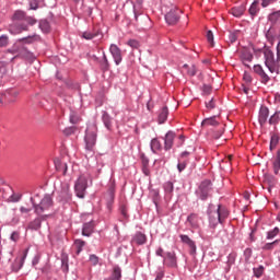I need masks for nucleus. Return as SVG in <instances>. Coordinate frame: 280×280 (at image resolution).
Wrapping results in <instances>:
<instances>
[{
  "label": "nucleus",
  "mask_w": 280,
  "mask_h": 280,
  "mask_svg": "<svg viewBox=\"0 0 280 280\" xmlns=\"http://www.w3.org/2000/svg\"><path fill=\"white\" fill-rule=\"evenodd\" d=\"M11 242H18L21 240V234L19 232H13L10 236Z\"/></svg>",
  "instance_id": "8fccbe9b"
},
{
  "label": "nucleus",
  "mask_w": 280,
  "mask_h": 280,
  "mask_svg": "<svg viewBox=\"0 0 280 280\" xmlns=\"http://www.w3.org/2000/svg\"><path fill=\"white\" fill-rule=\"evenodd\" d=\"M231 14L235 16L236 19H240V16L244 15V12H246V4H241L238 7H234L231 9Z\"/></svg>",
  "instance_id": "f3484780"
},
{
  "label": "nucleus",
  "mask_w": 280,
  "mask_h": 280,
  "mask_svg": "<svg viewBox=\"0 0 280 280\" xmlns=\"http://www.w3.org/2000/svg\"><path fill=\"white\" fill-rule=\"evenodd\" d=\"M275 244H279V240L273 241L272 243H267L262 246V250H272Z\"/></svg>",
  "instance_id": "ea45409f"
},
{
  "label": "nucleus",
  "mask_w": 280,
  "mask_h": 280,
  "mask_svg": "<svg viewBox=\"0 0 280 280\" xmlns=\"http://www.w3.org/2000/svg\"><path fill=\"white\" fill-rule=\"evenodd\" d=\"M280 233L279 228H275L273 230L269 231L267 234V240H275Z\"/></svg>",
  "instance_id": "f704fd0d"
},
{
  "label": "nucleus",
  "mask_w": 280,
  "mask_h": 280,
  "mask_svg": "<svg viewBox=\"0 0 280 280\" xmlns=\"http://www.w3.org/2000/svg\"><path fill=\"white\" fill-rule=\"evenodd\" d=\"M235 264V255L230 254L228 257V266H233Z\"/></svg>",
  "instance_id": "680f3d73"
},
{
  "label": "nucleus",
  "mask_w": 280,
  "mask_h": 280,
  "mask_svg": "<svg viewBox=\"0 0 280 280\" xmlns=\"http://www.w3.org/2000/svg\"><path fill=\"white\" fill-rule=\"evenodd\" d=\"M266 38L270 43V45H275V40H277L279 36L275 34V30L270 28L266 34Z\"/></svg>",
  "instance_id": "412c9836"
},
{
  "label": "nucleus",
  "mask_w": 280,
  "mask_h": 280,
  "mask_svg": "<svg viewBox=\"0 0 280 280\" xmlns=\"http://www.w3.org/2000/svg\"><path fill=\"white\" fill-rule=\"evenodd\" d=\"M206 108L213 110V108H215V101L211 98L208 103H206Z\"/></svg>",
  "instance_id": "6e6d98bb"
},
{
  "label": "nucleus",
  "mask_w": 280,
  "mask_h": 280,
  "mask_svg": "<svg viewBox=\"0 0 280 280\" xmlns=\"http://www.w3.org/2000/svg\"><path fill=\"white\" fill-rule=\"evenodd\" d=\"M187 220L192 229H198V214L192 213L187 218Z\"/></svg>",
  "instance_id": "393cba45"
},
{
  "label": "nucleus",
  "mask_w": 280,
  "mask_h": 280,
  "mask_svg": "<svg viewBox=\"0 0 280 280\" xmlns=\"http://www.w3.org/2000/svg\"><path fill=\"white\" fill-rule=\"evenodd\" d=\"M264 275V266H259L258 268H254V277L259 279Z\"/></svg>",
  "instance_id": "79ce46f5"
},
{
  "label": "nucleus",
  "mask_w": 280,
  "mask_h": 280,
  "mask_svg": "<svg viewBox=\"0 0 280 280\" xmlns=\"http://www.w3.org/2000/svg\"><path fill=\"white\" fill-rule=\"evenodd\" d=\"M25 12L23 11H15V13L13 14V21H25Z\"/></svg>",
  "instance_id": "7c9ffc66"
},
{
  "label": "nucleus",
  "mask_w": 280,
  "mask_h": 280,
  "mask_svg": "<svg viewBox=\"0 0 280 280\" xmlns=\"http://www.w3.org/2000/svg\"><path fill=\"white\" fill-rule=\"evenodd\" d=\"M279 143V140L275 137L271 138L270 141V150H272V148H277V144Z\"/></svg>",
  "instance_id": "338daca9"
},
{
  "label": "nucleus",
  "mask_w": 280,
  "mask_h": 280,
  "mask_svg": "<svg viewBox=\"0 0 280 280\" xmlns=\"http://www.w3.org/2000/svg\"><path fill=\"white\" fill-rule=\"evenodd\" d=\"M240 58L245 67H250V62H253V52L250 50L244 48L241 50Z\"/></svg>",
  "instance_id": "9b49d317"
},
{
  "label": "nucleus",
  "mask_w": 280,
  "mask_h": 280,
  "mask_svg": "<svg viewBox=\"0 0 280 280\" xmlns=\"http://www.w3.org/2000/svg\"><path fill=\"white\" fill-rule=\"evenodd\" d=\"M207 40L210 43L211 47H213V32L208 31L207 32Z\"/></svg>",
  "instance_id": "864d4df0"
},
{
  "label": "nucleus",
  "mask_w": 280,
  "mask_h": 280,
  "mask_svg": "<svg viewBox=\"0 0 280 280\" xmlns=\"http://www.w3.org/2000/svg\"><path fill=\"white\" fill-rule=\"evenodd\" d=\"M4 97L8 100V97H19V91L14 89L7 90L4 93Z\"/></svg>",
  "instance_id": "72a5a7b5"
},
{
  "label": "nucleus",
  "mask_w": 280,
  "mask_h": 280,
  "mask_svg": "<svg viewBox=\"0 0 280 280\" xmlns=\"http://www.w3.org/2000/svg\"><path fill=\"white\" fill-rule=\"evenodd\" d=\"M61 266L63 270L68 271L69 270V256L67 254L61 255Z\"/></svg>",
  "instance_id": "c756f323"
},
{
  "label": "nucleus",
  "mask_w": 280,
  "mask_h": 280,
  "mask_svg": "<svg viewBox=\"0 0 280 280\" xmlns=\"http://www.w3.org/2000/svg\"><path fill=\"white\" fill-rule=\"evenodd\" d=\"M238 34H240L238 31H236V32H234V33H230V35H229V40H230V43H235V42L237 40Z\"/></svg>",
  "instance_id": "de8ad7c7"
},
{
  "label": "nucleus",
  "mask_w": 280,
  "mask_h": 280,
  "mask_svg": "<svg viewBox=\"0 0 280 280\" xmlns=\"http://www.w3.org/2000/svg\"><path fill=\"white\" fill-rule=\"evenodd\" d=\"M86 244V242L82 241V240H77L75 241V246H77V254L80 255V253H82V248H84V245Z\"/></svg>",
  "instance_id": "c9c22d12"
},
{
  "label": "nucleus",
  "mask_w": 280,
  "mask_h": 280,
  "mask_svg": "<svg viewBox=\"0 0 280 280\" xmlns=\"http://www.w3.org/2000/svg\"><path fill=\"white\" fill-rule=\"evenodd\" d=\"M39 27H42L44 32H49V23L47 22H40Z\"/></svg>",
  "instance_id": "e2e57ef3"
},
{
  "label": "nucleus",
  "mask_w": 280,
  "mask_h": 280,
  "mask_svg": "<svg viewBox=\"0 0 280 280\" xmlns=\"http://www.w3.org/2000/svg\"><path fill=\"white\" fill-rule=\"evenodd\" d=\"M8 73V68H5V65L0 63V78H3Z\"/></svg>",
  "instance_id": "13d9d810"
},
{
  "label": "nucleus",
  "mask_w": 280,
  "mask_h": 280,
  "mask_svg": "<svg viewBox=\"0 0 280 280\" xmlns=\"http://www.w3.org/2000/svg\"><path fill=\"white\" fill-rule=\"evenodd\" d=\"M23 31H25V26L24 25L12 24L9 27L10 34H13V35L21 34V32H23Z\"/></svg>",
  "instance_id": "6ab92c4d"
},
{
  "label": "nucleus",
  "mask_w": 280,
  "mask_h": 280,
  "mask_svg": "<svg viewBox=\"0 0 280 280\" xmlns=\"http://www.w3.org/2000/svg\"><path fill=\"white\" fill-rule=\"evenodd\" d=\"M164 264L168 266L170 268H176L177 262H176V254L168 252L166 253V257L164 258Z\"/></svg>",
  "instance_id": "4468645a"
},
{
  "label": "nucleus",
  "mask_w": 280,
  "mask_h": 280,
  "mask_svg": "<svg viewBox=\"0 0 280 280\" xmlns=\"http://www.w3.org/2000/svg\"><path fill=\"white\" fill-rule=\"evenodd\" d=\"M279 122V114H273L270 118H269V124L275 125Z\"/></svg>",
  "instance_id": "09e8293b"
},
{
  "label": "nucleus",
  "mask_w": 280,
  "mask_h": 280,
  "mask_svg": "<svg viewBox=\"0 0 280 280\" xmlns=\"http://www.w3.org/2000/svg\"><path fill=\"white\" fill-rule=\"evenodd\" d=\"M280 170V155H277V158L273 161V172L275 174H279Z\"/></svg>",
  "instance_id": "4c0bfd02"
},
{
  "label": "nucleus",
  "mask_w": 280,
  "mask_h": 280,
  "mask_svg": "<svg viewBox=\"0 0 280 280\" xmlns=\"http://www.w3.org/2000/svg\"><path fill=\"white\" fill-rule=\"evenodd\" d=\"M90 261L93 266H97V264H100V258L96 255H91Z\"/></svg>",
  "instance_id": "603ef678"
},
{
  "label": "nucleus",
  "mask_w": 280,
  "mask_h": 280,
  "mask_svg": "<svg viewBox=\"0 0 280 280\" xmlns=\"http://www.w3.org/2000/svg\"><path fill=\"white\" fill-rule=\"evenodd\" d=\"M220 122L215 119V116L206 118L202 120L201 126H219Z\"/></svg>",
  "instance_id": "5701e85b"
},
{
  "label": "nucleus",
  "mask_w": 280,
  "mask_h": 280,
  "mask_svg": "<svg viewBox=\"0 0 280 280\" xmlns=\"http://www.w3.org/2000/svg\"><path fill=\"white\" fill-rule=\"evenodd\" d=\"M211 191V180H203L199 189L197 190V194L201 200H207L209 198V194Z\"/></svg>",
  "instance_id": "0eeeda50"
},
{
  "label": "nucleus",
  "mask_w": 280,
  "mask_h": 280,
  "mask_svg": "<svg viewBox=\"0 0 280 280\" xmlns=\"http://www.w3.org/2000/svg\"><path fill=\"white\" fill-rule=\"evenodd\" d=\"M55 167L58 172H62L63 176L67 174V163L62 162L60 159H55Z\"/></svg>",
  "instance_id": "a211bd4d"
},
{
  "label": "nucleus",
  "mask_w": 280,
  "mask_h": 280,
  "mask_svg": "<svg viewBox=\"0 0 280 280\" xmlns=\"http://www.w3.org/2000/svg\"><path fill=\"white\" fill-rule=\"evenodd\" d=\"M109 51H110V54L114 58V62L116 65H121V60H122L121 49L119 47H117V45L112 44L110 47H109Z\"/></svg>",
  "instance_id": "9d476101"
},
{
  "label": "nucleus",
  "mask_w": 280,
  "mask_h": 280,
  "mask_svg": "<svg viewBox=\"0 0 280 280\" xmlns=\"http://www.w3.org/2000/svg\"><path fill=\"white\" fill-rule=\"evenodd\" d=\"M31 202L35 209V213L40 218H49L54 209V199L51 195H46L39 203L34 201V198H31Z\"/></svg>",
  "instance_id": "f257e3e1"
},
{
  "label": "nucleus",
  "mask_w": 280,
  "mask_h": 280,
  "mask_svg": "<svg viewBox=\"0 0 280 280\" xmlns=\"http://www.w3.org/2000/svg\"><path fill=\"white\" fill-rule=\"evenodd\" d=\"M108 67H110V65L108 63V58L106 57V55H103L102 69L104 71H108Z\"/></svg>",
  "instance_id": "c03bdc74"
},
{
  "label": "nucleus",
  "mask_w": 280,
  "mask_h": 280,
  "mask_svg": "<svg viewBox=\"0 0 280 280\" xmlns=\"http://www.w3.org/2000/svg\"><path fill=\"white\" fill-rule=\"evenodd\" d=\"M86 187H89V180L85 176H80L74 185V191L78 198H84L86 194Z\"/></svg>",
  "instance_id": "20e7f679"
},
{
  "label": "nucleus",
  "mask_w": 280,
  "mask_h": 280,
  "mask_svg": "<svg viewBox=\"0 0 280 280\" xmlns=\"http://www.w3.org/2000/svg\"><path fill=\"white\" fill-rule=\"evenodd\" d=\"M184 68L187 69V73L190 77L196 75V73L198 72V69H196V66L194 65L191 67H189V65H184Z\"/></svg>",
  "instance_id": "2f4dec72"
},
{
  "label": "nucleus",
  "mask_w": 280,
  "mask_h": 280,
  "mask_svg": "<svg viewBox=\"0 0 280 280\" xmlns=\"http://www.w3.org/2000/svg\"><path fill=\"white\" fill-rule=\"evenodd\" d=\"M270 115V112L268 110V107L261 106L258 115V121L260 126H264L266 121H268V116Z\"/></svg>",
  "instance_id": "2eb2a0df"
},
{
  "label": "nucleus",
  "mask_w": 280,
  "mask_h": 280,
  "mask_svg": "<svg viewBox=\"0 0 280 280\" xmlns=\"http://www.w3.org/2000/svg\"><path fill=\"white\" fill-rule=\"evenodd\" d=\"M277 58H278V60H280V39L277 45Z\"/></svg>",
  "instance_id": "774afa93"
},
{
  "label": "nucleus",
  "mask_w": 280,
  "mask_h": 280,
  "mask_svg": "<svg viewBox=\"0 0 280 280\" xmlns=\"http://www.w3.org/2000/svg\"><path fill=\"white\" fill-rule=\"evenodd\" d=\"M272 3H277V0H262L261 1L262 8H268V5H272Z\"/></svg>",
  "instance_id": "5fc2aeb1"
},
{
  "label": "nucleus",
  "mask_w": 280,
  "mask_h": 280,
  "mask_svg": "<svg viewBox=\"0 0 280 280\" xmlns=\"http://www.w3.org/2000/svg\"><path fill=\"white\" fill-rule=\"evenodd\" d=\"M5 45H8V36L2 35L0 37V47H5Z\"/></svg>",
  "instance_id": "052dcab7"
},
{
  "label": "nucleus",
  "mask_w": 280,
  "mask_h": 280,
  "mask_svg": "<svg viewBox=\"0 0 280 280\" xmlns=\"http://www.w3.org/2000/svg\"><path fill=\"white\" fill-rule=\"evenodd\" d=\"M167 115H170L167 107H163L161 113L159 114V118H158L159 124H165V121H167Z\"/></svg>",
  "instance_id": "aec40b11"
},
{
  "label": "nucleus",
  "mask_w": 280,
  "mask_h": 280,
  "mask_svg": "<svg viewBox=\"0 0 280 280\" xmlns=\"http://www.w3.org/2000/svg\"><path fill=\"white\" fill-rule=\"evenodd\" d=\"M268 21H270V23H273V24L279 23V21H280V10L275 11L271 14H269Z\"/></svg>",
  "instance_id": "bb28decb"
},
{
  "label": "nucleus",
  "mask_w": 280,
  "mask_h": 280,
  "mask_svg": "<svg viewBox=\"0 0 280 280\" xmlns=\"http://www.w3.org/2000/svg\"><path fill=\"white\" fill-rule=\"evenodd\" d=\"M31 212H32V208H26L24 206L20 207L21 215H25V214L31 213Z\"/></svg>",
  "instance_id": "3c124183"
},
{
  "label": "nucleus",
  "mask_w": 280,
  "mask_h": 280,
  "mask_svg": "<svg viewBox=\"0 0 280 280\" xmlns=\"http://www.w3.org/2000/svg\"><path fill=\"white\" fill-rule=\"evenodd\" d=\"M127 45H129V47H132V49H139V42L137 39L128 40Z\"/></svg>",
  "instance_id": "49530a36"
},
{
  "label": "nucleus",
  "mask_w": 280,
  "mask_h": 280,
  "mask_svg": "<svg viewBox=\"0 0 280 280\" xmlns=\"http://www.w3.org/2000/svg\"><path fill=\"white\" fill-rule=\"evenodd\" d=\"M26 258H27V249H24L23 255L20 258V268L23 266Z\"/></svg>",
  "instance_id": "bf43d9fd"
},
{
  "label": "nucleus",
  "mask_w": 280,
  "mask_h": 280,
  "mask_svg": "<svg viewBox=\"0 0 280 280\" xmlns=\"http://www.w3.org/2000/svg\"><path fill=\"white\" fill-rule=\"evenodd\" d=\"M162 149H163V145L161 144V141H159V139L154 138L151 140L152 152H159Z\"/></svg>",
  "instance_id": "4be33fe9"
},
{
  "label": "nucleus",
  "mask_w": 280,
  "mask_h": 280,
  "mask_svg": "<svg viewBox=\"0 0 280 280\" xmlns=\"http://www.w3.org/2000/svg\"><path fill=\"white\" fill-rule=\"evenodd\" d=\"M254 71L259 75L262 84H268V82H270V77L266 73V70H264L261 65L254 66Z\"/></svg>",
  "instance_id": "1a4fd4ad"
},
{
  "label": "nucleus",
  "mask_w": 280,
  "mask_h": 280,
  "mask_svg": "<svg viewBox=\"0 0 280 280\" xmlns=\"http://www.w3.org/2000/svg\"><path fill=\"white\" fill-rule=\"evenodd\" d=\"M147 242L148 237L141 232H137L131 238V244H137L138 246H143Z\"/></svg>",
  "instance_id": "ddd939ff"
},
{
  "label": "nucleus",
  "mask_w": 280,
  "mask_h": 280,
  "mask_svg": "<svg viewBox=\"0 0 280 280\" xmlns=\"http://www.w3.org/2000/svg\"><path fill=\"white\" fill-rule=\"evenodd\" d=\"M82 36L85 38V40H93V38H95L97 34L91 33V32H84Z\"/></svg>",
  "instance_id": "37998d69"
},
{
  "label": "nucleus",
  "mask_w": 280,
  "mask_h": 280,
  "mask_svg": "<svg viewBox=\"0 0 280 280\" xmlns=\"http://www.w3.org/2000/svg\"><path fill=\"white\" fill-rule=\"evenodd\" d=\"M25 21H26V23H28V25H36V19H34L32 16H26Z\"/></svg>",
  "instance_id": "0e129e2a"
},
{
  "label": "nucleus",
  "mask_w": 280,
  "mask_h": 280,
  "mask_svg": "<svg viewBox=\"0 0 280 280\" xmlns=\"http://www.w3.org/2000/svg\"><path fill=\"white\" fill-rule=\"evenodd\" d=\"M179 237L183 244H186V246H188V248L190 249L189 250L190 255L195 256L197 250L196 242H194L191 238H189V236L185 234L179 235Z\"/></svg>",
  "instance_id": "6e6552de"
},
{
  "label": "nucleus",
  "mask_w": 280,
  "mask_h": 280,
  "mask_svg": "<svg viewBox=\"0 0 280 280\" xmlns=\"http://www.w3.org/2000/svg\"><path fill=\"white\" fill-rule=\"evenodd\" d=\"M110 280H121V268L119 266L114 267Z\"/></svg>",
  "instance_id": "b1692460"
},
{
  "label": "nucleus",
  "mask_w": 280,
  "mask_h": 280,
  "mask_svg": "<svg viewBox=\"0 0 280 280\" xmlns=\"http://www.w3.org/2000/svg\"><path fill=\"white\" fill-rule=\"evenodd\" d=\"M164 191L166 194H172V191H174V184L172 182H166L164 184Z\"/></svg>",
  "instance_id": "58836bf2"
},
{
  "label": "nucleus",
  "mask_w": 280,
  "mask_h": 280,
  "mask_svg": "<svg viewBox=\"0 0 280 280\" xmlns=\"http://www.w3.org/2000/svg\"><path fill=\"white\" fill-rule=\"evenodd\" d=\"M174 139H176V133H174L173 131H168L165 135L164 138V150H172L173 145H174Z\"/></svg>",
  "instance_id": "f8f14e48"
},
{
  "label": "nucleus",
  "mask_w": 280,
  "mask_h": 280,
  "mask_svg": "<svg viewBox=\"0 0 280 280\" xmlns=\"http://www.w3.org/2000/svg\"><path fill=\"white\" fill-rule=\"evenodd\" d=\"M93 229H95V223H93V221L84 223L82 229V235H84L85 237H91V235L93 234Z\"/></svg>",
  "instance_id": "dca6fc26"
},
{
  "label": "nucleus",
  "mask_w": 280,
  "mask_h": 280,
  "mask_svg": "<svg viewBox=\"0 0 280 280\" xmlns=\"http://www.w3.org/2000/svg\"><path fill=\"white\" fill-rule=\"evenodd\" d=\"M226 218H229V209L222 205H219L217 210L209 212L210 226L215 229L218 224H223Z\"/></svg>",
  "instance_id": "f03ea898"
},
{
  "label": "nucleus",
  "mask_w": 280,
  "mask_h": 280,
  "mask_svg": "<svg viewBox=\"0 0 280 280\" xmlns=\"http://www.w3.org/2000/svg\"><path fill=\"white\" fill-rule=\"evenodd\" d=\"M259 1H254L249 8L250 16H256L257 12H259Z\"/></svg>",
  "instance_id": "cd10ccee"
},
{
  "label": "nucleus",
  "mask_w": 280,
  "mask_h": 280,
  "mask_svg": "<svg viewBox=\"0 0 280 280\" xmlns=\"http://www.w3.org/2000/svg\"><path fill=\"white\" fill-rule=\"evenodd\" d=\"M211 91H212L211 85H207V84L203 85L202 92L205 93V95H211Z\"/></svg>",
  "instance_id": "4d7b16f0"
},
{
  "label": "nucleus",
  "mask_w": 280,
  "mask_h": 280,
  "mask_svg": "<svg viewBox=\"0 0 280 280\" xmlns=\"http://www.w3.org/2000/svg\"><path fill=\"white\" fill-rule=\"evenodd\" d=\"M80 121V116L75 112H71L70 114V122L71 124H78Z\"/></svg>",
  "instance_id": "a19ab883"
},
{
  "label": "nucleus",
  "mask_w": 280,
  "mask_h": 280,
  "mask_svg": "<svg viewBox=\"0 0 280 280\" xmlns=\"http://www.w3.org/2000/svg\"><path fill=\"white\" fill-rule=\"evenodd\" d=\"M97 141V131L88 129L85 135V148L86 150H93L95 148V143Z\"/></svg>",
  "instance_id": "423d86ee"
},
{
  "label": "nucleus",
  "mask_w": 280,
  "mask_h": 280,
  "mask_svg": "<svg viewBox=\"0 0 280 280\" xmlns=\"http://www.w3.org/2000/svg\"><path fill=\"white\" fill-rule=\"evenodd\" d=\"M180 14H183V11L178 8H173L171 9L166 14H165V21L168 25H176L178 21H180Z\"/></svg>",
  "instance_id": "39448f33"
},
{
  "label": "nucleus",
  "mask_w": 280,
  "mask_h": 280,
  "mask_svg": "<svg viewBox=\"0 0 280 280\" xmlns=\"http://www.w3.org/2000/svg\"><path fill=\"white\" fill-rule=\"evenodd\" d=\"M21 222V214H16V209H13V217L11 218V224H19Z\"/></svg>",
  "instance_id": "e433bc0d"
},
{
  "label": "nucleus",
  "mask_w": 280,
  "mask_h": 280,
  "mask_svg": "<svg viewBox=\"0 0 280 280\" xmlns=\"http://www.w3.org/2000/svg\"><path fill=\"white\" fill-rule=\"evenodd\" d=\"M185 167H187V162H179L177 164L178 172H183L185 170Z\"/></svg>",
  "instance_id": "69168bd1"
},
{
  "label": "nucleus",
  "mask_w": 280,
  "mask_h": 280,
  "mask_svg": "<svg viewBox=\"0 0 280 280\" xmlns=\"http://www.w3.org/2000/svg\"><path fill=\"white\" fill-rule=\"evenodd\" d=\"M243 80L245 84L248 86V84L253 82V77L249 73L245 72L243 75Z\"/></svg>",
  "instance_id": "a18cd8bd"
},
{
  "label": "nucleus",
  "mask_w": 280,
  "mask_h": 280,
  "mask_svg": "<svg viewBox=\"0 0 280 280\" xmlns=\"http://www.w3.org/2000/svg\"><path fill=\"white\" fill-rule=\"evenodd\" d=\"M103 124L105 125L107 130H110V128H113V121L110 120V116L106 112H104L103 114Z\"/></svg>",
  "instance_id": "a878e982"
},
{
  "label": "nucleus",
  "mask_w": 280,
  "mask_h": 280,
  "mask_svg": "<svg viewBox=\"0 0 280 280\" xmlns=\"http://www.w3.org/2000/svg\"><path fill=\"white\" fill-rule=\"evenodd\" d=\"M23 196L21 194H12L8 199L7 202H20Z\"/></svg>",
  "instance_id": "473e14b6"
},
{
  "label": "nucleus",
  "mask_w": 280,
  "mask_h": 280,
  "mask_svg": "<svg viewBox=\"0 0 280 280\" xmlns=\"http://www.w3.org/2000/svg\"><path fill=\"white\" fill-rule=\"evenodd\" d=\"M265 66L270 73H279V58L275 59V52L272 50L265 48L264 51Z\"/></svg>",
  "instance_id": "7ed1b4c3"
},
{
  "label": "nucleus",
  "mask_w": 280,
  "mask_h": 280,
  "mask_svg": "<svg viewBox=\"0 0 280 280\" xmlns=\"http://www.w3.org/2000/svg\"><path fill=\"white\" fill-rule=\"evenodd\" d=\"M40 218H37L28 224V229H31L32 231H38V229H40Z\"/></svg>",
  "instance_id": "c85d7f7f"
}]
</instances>
